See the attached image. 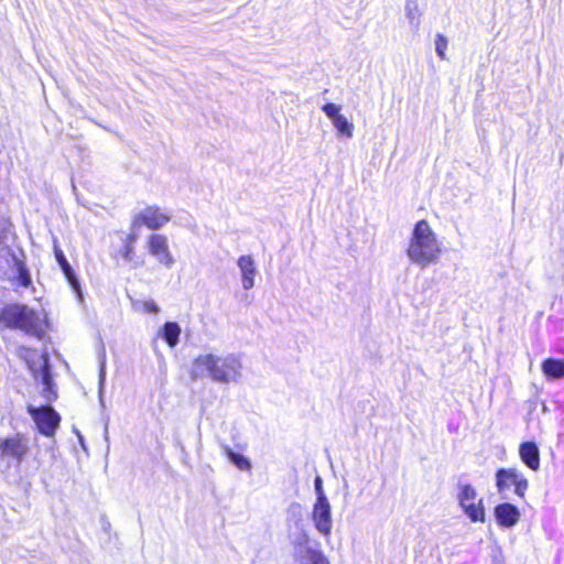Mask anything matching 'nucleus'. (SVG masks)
<instances>
[{"label": "nucleus", "mask_w": 564, "mask_h": 564, "mask_svg": "<svg viewBox=\"0 0 564 564\" xmlns=\"http://www.w3.org/2000/svg\"><path fill=\"white\" fill-rule=\"evenodd\" d=\"M171 218L172 216L167 210L162 209L156 205H152L147 206L134 215L132 226L133 228L145 226L151 230H158L165 226Z\"/></svg>", "instance_id": "423d86ee"}, {"label": "nucleus", "mask_w": 564, "mask_h": 564, "mask_svg": "<svg viewBox=\"0 0 564 564\" xmlns=\"http://www.w3.org/2000/svg\"><path fill=\"white\" fill-rule=\"evenodd\" d=\"M131 251H132V247H131V246H128V247H127V251H126V258H128V257H129V254L131 253Z\"/></svg>", "instance_id": "cd10ccee"}, {"label": "nucleus", "mask_w": 564, "mask_h": 564, "mask_svg": "<svg viewBox=\"0 0 564 564\" xmlns=\"http://www.w3.org/2000/svg\"><path fill=\"white\" fill-rule=\"evenodd\" d=\"M288 512L295 518L296 531L291 532L289 538L295 549V558L299 564H329L324 554L315 549L310 547V536L303 529L302 507L300 503L290 505Z\"/></svg>", "instance_id": "7ed1b4c3"}, {"label": "nucleus", "mask_w": 564, "mask_h": 564, "mask_svg": "<svg viewBox=\"0 0 564 564\" xmlns=\"http://www.w3.org/2000/svg\"><path fill=\"white\" fill-rule=\"evenodd\" d=\"M105 382H106V360L105 356L102 357V360L100 361V368H99V382H98V395L100 403H104V391H105Z\"/></svg>", "instance_id": "5701e85b"}, {"label": "nucleus", "mask_w": 564, "mask_h": 564, "mask_svg": "<svg viewBox=\"0 0 564 564\" xmlns=\"http://www.w3.org/2000/svg\"><path fill=\"white\" fill-rule=\"evenodd\" d=\"M529 481L523 476V474L520 471V475L516 481L514 485V492L520 497L523 498L525 496V491L528 490Z\"/></svg>", "instance_id": "b1692460"}, {"label": "nucleus", "mask_w": 564, "mask_h": 564, "mask_svg": "<svg viewBox=\"0 0 564 564\" xmlns=\"http://www.w3.org/2000/svg\"><path fill=\"white\" fill-rule=\"evenodd\" d=\"M28 412L34 420L40 433L46 436L54 435L61 421L57 412H55L51 406L35 408L32 405L28 408Z\"/></svg>", "instance_id": "0eeeda50"}, {"label": "nucleus", "mask_w": 564, "mask_h": 564, "mask_svg": "<svg viewBox=\"0 0 564 564\" xmlns=\"http://www.w3.org/2000/svg\"><path fill=\"white\" fill-rule=\"evenodd\" d=\"M181 335V327L175 322H166L163 326V338L170 347H175Z\"/></svg>", "instance_id": "aec40b11"}, {"label": "nucleus", "mask_w": 564, "mask_h": 564, "mask_svg": "<svg viewBox=\"0 0 564 564\" xmlns=\"http://www.w3.org/2000/svg\"><path fill=\"white\" fill-rule=\"evenodd\" d=\"M405 17L409 21L410 28L416 32L421 26L422 12L419 8L416 0H408L405 3Z\"/></svg>", "instance_id": "6ab92c4d"}, {"label": "nucleus", "mask_w": 564, "mask_h": 564, "mask_svg": "<svg viewBox=\"0 0 564 564\" xmlns=\"http://www.w3.org/2000/svg\"><path fill=\"white\" fill-rule=\"evenodd\" d=\"M520 471L516 468H501L496 473L498 492L505 496L506 491L516 485Z\"/></svg>", "instance_id": "f3484780"}, {"label": "nucleus", "mask_w": 564, "mask_h": 564, "mask_svg": "<svg viewBox=\"0 0 564 564\" xmlns=\"http://www.w3.org/2000/svg\"><path fill=\"white\" fill-rule=\"evenodd\" d=\"M142 308L144 313L149 314H156L160 311L158 304L153 300L144 301L142 304Z\"/></svg>", "instance_id": "bb28decb"}, {"label": "nucleus", "mask_w": 564, "mask_h": 564, "mask_svg": "<svg viewBox=\"0 0 564 564\" xmlns=\"http://www.w3.org/2000/svg\"><path fill=\"white\" fill-rule=\"evenodd\" d=\"M441 243L426 220L415 224L406 249L409 260L424 269L438 260Z\"/></svg>", "instance_id": "f03ea898"}, {"label": "nucleus", "mask_w": 564, "mask_h": 564, "mask_svg": "<svg viewBox=\"0 0 564 564\" xmlns=\"http://www.w3.org/2000/svg\"><path fill=\"white\" fill-rule=\"evenodd\" d=\"M241 376L242 361L235 354H200L192 362L191 378L193 380L207 378L219 384H230L239 382Z\"/></svg>", "instance_id": "f257e3e1"}, {"label": "nucleus", "mask_w": 564, "mask_h": 564, "mask_svg": "<svg viewBox=\"0 0 564 564\" xmlns=\"http://www.w3.org/2000/svg\"><path fill=\"white\" fill-rule=\"evenodd\" d=\"M237 267L240 272L241 285L246 291L251 290L256 284L258 268L252 256L243 254L237 259Z\"/></svg>", "instance_id": "f8f14e48"}, {"label": "nucleus", "mask_w": 564, "mask_h": 564, "mask_svg": "<svg viewBox=\"0 0 564 564\" xmlns=\"http://www.w3.org/2000/svg\"><path fill=\"white\" fill-rule=\"evenodd\" d=\"M447 46H448L447 37L441 33H437L436 37H435V51H436L437 56L442 61L447 59V56H446Z\"/></svg>", "instance_id": "4be33fe9"}, {"label": "nucleus", "mask_w": 564, "mask_h": 564, "mask_svg": "<svg viewBox=\"0 0 564 564\" xmlns=\"http://www.w3.org/2000/svg\"><path fill=\"white\" fill-rule=\"evenodd\" d=\"M0 321L8 327L20 329L32 336L40 337L43 332L40 314L26 305H8L1 311Z\"/></svg>", "instance_id": "20e7f679"}, {"label": "nucleus", "mask_w": 564, "mask_h": 564, "mask_svg": "<svg viewBox=\"0 0 564 564\" xmlns=\"http://www.w3.org/2000/svg\"><path fill=\"white\" fill-rule=\"evenodd\" d=\"M54 253L57 263L59 264L65 278L67 279L69 285L72 289L76 292L77 296L82 299V291H80V284L77 280L74 270L72 269L70 264L68 263L65 254L63 251L57 247V245H54Z\"/></svg>", "instance_id": "4468645a"}, {"label": "nucleus", "mask_w": 564, "mask_h": 564, "mask_svg": "<svg viewBox=\"0 0 564 564\" xmlns=\"http://www.w3.org/2000/svg\"><path fill=\"white\" fill-rule=\"evenodd\" d=\"M495 517L499 525L512 528L520 519V511L513 505L505 502L495 508Z\"/></svg>", "instance_id": "ddd939ff"}, {"label": "nucleus", "mask_w": 564, "mask_h": 564, "mask_svg": "<svg viewBox=\"0 0 564 564\" xmlns=\"http://www.w3.org/2000/svg\"><path fill=\"white\" fill-rule=\"evenodd\" d=\"M541 369H542L543 375L549 380L564 379V361L563 360L547 358L542 362Z\"/></svg>", "instance_id": "a211bd4d"}, {"label": "nucleus", "mask_w": 564, "mask_h": 564, "mask_svg": "<svg viewBox=\"0 0 564 564\" xmlns=\"http://www.w3.org/2000/svg\"><path fill=\"white\" fill-rule=\"evenodd\" d=\"M457 500L463 512L471 522H485L486 511L482 498L478 497L477 490L471 485L458 486Z\"/></svg>", "instance_id": "39448f33"}, {"label": "nucleus", "mask_w": 564, "mask_h": 564, "mask_svg": "<svg viewBox=\"0 0 564 564\" xmlns=\"http://www.w3.org/2000/svg\"><path fill=\"white\" fill-rule=\"evenodd\" d=\"M224 453L226 456L236 465V467L240 470H250L251 463L250 460L241 454L235 453L229 446L224 447Z\"/></svg>", "instance_id": "412c9836"}, {"label": "nucleus", "mask_w": 564, "mask_h": 564, "mask_svg": "<svg viewBox=\"0 0 564 564\" xmlns=\"http://www.w3.org/2000/svg\"><path fill=\"white\" fill-rule=\"evenodd\" d=\"M311 519L315 530L325 539H329L333 531L332 506L328 501H315Z\"/></svg>", "instance_id": "6e6552de"}, {"label": "nucleus", "mask_w": 564, "mask_h": 564, "mask_svg": "<svg viewBox=\"0 0 564 564\" xmlns=\"http://www.w3.org/2000/svg\"><path fill=\"white\" fill-rule=\"evenodd\" d=\"M148 249L161 264L170 268L175 260L169 249L167 238L163 235L152 234L148 239Z\"/></svg>", "instance_id": "1a4fd4ad"}, {"label": "nucleus", "mask_w": 564, "mask_h": 564, "mask_svg": "<svg viewBox=\"0 0 564 564\" xmlns=\"http://www.w3.org/2000/svg\"><path fill=\"white\" fill-rule=\"evenodd\" d=\"M19 282L22 286L28 288L31 284V278L24 267L19 268Z\"/></svg>", "instance_id": "a878e982"}, {"label": "nucleus", "mask_w": 564, "mask_h": 564, "mask_svg": "<svg viewBox=\"0 0 564 564\" xmlns=\"http://www.w3.org/2000/svg\"><path fill=\"white\" fill-rule=\"evenodd\" d=\"M41 369L35 373V378L41 381L43 386V395L47 402L56 399V392L53 390L50 367L46 357L42 356Z\"/></svg>", "instance_id": "2eb2a0df"}, {"label": "nucleus", "mask_w": 564, "mask_h": 564, "mask_svg": "<svg viewBox=\"0 0 564 564\" xmlns=\"http://www.w3.org/2000/svg\"><path fill=\"white\" fill-rule=\"evenodd\" d=\"M314 489L316 494V500L315 501H328V498L326 497V494L323 488V479L321 476H316L314 479Z\"/></svg>", "instance_id": "393cba45"}, {"label": "nucleus", "mask_w": 564, "mask_h": 564, "mask_svg": "<svg viewBox=\"0 0 564 564\" xmlns=\"http://www.w3.org/2000/svg\"><path fill=\"white\" fill-rule=\"evenodd\" d=\"M0 452L2 457H11L21 463L29 452L28 440L18 434L0 441Z\"/></svg>", "instance_id": "9d476101"}, {"label": "nucleus", "mask_w": 564, "mask_h": 564, "mask_svg": "<svg viewBox=\"0 0 564 564\" xmlns=\"http://www.w3.org/2000/svg\"><path fill=\"white\" fill-rule=\"evenodd\" d=\"M323 112L330 119L339 135L350 139L354 134V124L340 113L339 105L327 102L322 107Z\"/></svg>", "instance_id": "9b49d317"}, {"label": "nucleus", "mask_w": 564, "mask_h": 564, "mask_svg": "<svg viewBox=\"0 0 564 564\" xmlns=\"http://www.w3.org/2000/svg\"><path fill=\"white\" fill-rule=\"evenodd\" d=\"M519 454L521 460L531 469L539 470L540 468V452L535 443L525 442L520 445Z\"/></svg>", "instance_id": "dca6fc26"}]
</instances>
